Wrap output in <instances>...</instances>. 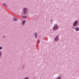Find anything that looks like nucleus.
Listing matches in <instances>:
<instances>
[{
    "mask_svg": "<svg viewBox=\"0 0 79 79\" xmlns=\"http://www.w3.org/2000/svg\"><path fill=\"white\" fill-rule=\"evenodd\" d=\"M53 29L54 31H56L58 29V25L57 24H55L54 25L53 28Z\"/></svg>",
    "mask_w": 79,
    "mask_h": 79,
    "instance_id": "nucleus-1",
    "label": "nucleus"
},
{
    "mask_svg": "<svg viewBox=\"0 0 79 79\" xmlns=\"http://www.w3.org/2000/svg\"><path fill=\"white\" fill-rule=\"evenodd\" d=\"M27 9L26 8H24L23 10V15H26V13H27Z\"/></svg>",
    "mask_w": 79,
    "mask_h": 79,
    "instance_id": "nucleus-2",
    "label": "nucleus"
},
{
    "mask_svg": "<svg viewBox=\"0 0 79 79\" xmlns=\"http://www.w3.org/2000/svg\"><path fill=\"white\" fill-rule=\"evenodd\" d=\"M54 40L55 42H57L59 40V37L58 36H56L54 38Z\"/></svg>",
    "mask_w": 79,
    "mask_h": 79,
    "instance_id": "nucleus-3",
    "label": "nucleus"
},
{
    "mask_svg": "<svg viewBox=\"0 0 79 79\" xmlns=\"http://www.w3.org/2000/svg\"><path fill=\"white\" fill-rule=\"evenodd\" d=\"M78 24V21L77 20L74 21V23L73 24V26H77V24Z\"/></svg>",
    "mask_w": 79,
    "mask_h": 79,
    "instance_id": "nucleus-4",
    "label": "nucleus"
},
{
    "mask_svg": "<svg viewBox=\"0 0 79 79\" xmlns=\"http://www.w3.org/2000/svg\"><path fill=\"white\" fill-rule=\"evenodd\" d=\"M34 36L35 38H36V39H37V32H36L35 33Z\"/></svg>",
    "mask_w": 79,
    "mask_h": 79,
    "instance_id": "nucleus-5",
    "label": "nucleus"
},
{
    "mask_svg": "<svg viewBox=\"0 0 79 79\" xmlns=\"http://www.w3.org/2000/svg\"><path fill=\"white\" fill-rule=\"evenodd\" d=\"M25 23H26V21H25V20H23L22 22V25H23V26H24V25L25 24Z\"/></svg>",
    "mask_w": 79,
    "mask_h": 79,
    "instance_id": "nucleus-6",
    "label": "nucleus"
},
{
    "mask_svg": "<svg viewBox=\"0 0 79 79\" xmlns=\"http://www.w3.org/2000/svg\"><path fill=\"white\" fill-rule=\"evenodd\" d=\"M75 29L76 31H79V27H76L75 28Z\"/></svg>",
    "mask_w": 79,
    "mask_h": 79,
    "instance_id": "nucleus-7",
    "label": "nucleus"
},
{
    "mask_svg": "<svg viewBox=\"0 0 79 79\" xmlns=\"http://www.w3.org/2000/svg\"><path fill=\"white\" fill-rule=\"evenodd\" d=\"M56 79H61V77L60 76L58 77Z\"/></svg>",
    "mask_w": 79,
    "mask_h": 79,
    "instance_id": "nucleus-8",
    "label": "nucleus"
},
{
    "mask_svg": "<svg viewBox=\"0 0 79 79\" xmlns=\"http://www.w3.org/2000/svg\"><path fill=\"white\" fill-rule=\"evenodd\" d=\"M13 19H14V21H16L17 20V19H16L15 18H13Z\"/></svg>",
    "mask_w": 79,
    "mask_h": 79,
    "instance_id": "nucleus-9",
    "label": "nucleus"
},
{
    "mask_svg": "<svg viewBox=\"0 0 79 79\" xmlns=\"http://www.w3.org/2000/svg\"><path fill=\"white\" fill-rule=\"evenodd\" d=\"M3 5L5 6V7H7V5H6V4H5V3H3Z\"/></svg>",
    "mask_w": 79,
    "mask_h": 79,
    "instance_id": "nucleus-10",
    "label": "nucleus"
},
{
    "mask_svg": "<svg viewBox=\"0 0 79 79\" xmlns=\"http://www.w3.org/2000/svg\"><path fill=\"white\" fill-rule=\"evenodd\" d=\"M22 68L23 69H24V68H25V66L24 65H23Z\"/></svg>",
    "mask_w": 79,
    "mask_h": 79,
    "instance_id": "nucleus-11",
    "label": "nucleus"
},
{
    "mask_svg": "<svg viewBox=\"0 0 79 79\" xmlns=\"http://www.w3.org/2000/svg\"><path fill=\"white\" fill-rule=\"evenodd\" d=\"M53 21V19H52L51 21V23H52V22Z\"/></svg>",
    "mask_w": 79,
    "mask_h": 79,
    "instance_id": "nucleus-12",
    "label": "nucleus"
},
{
    "mask_svg": "<svg viewBox=\"0 0 79 79\" xmlns=\"http://www.w3.org/2000/svg\"><path fill=\"white\" fill-rule=\"evenodd\" d=\"M23 18H27V16H23Z\"/></svg>",
    "mask_w": 79,
    "mask_h": 79,
    "instance_id": "nucleus-13",
    "label": "nucleus"
},
{
    "mask_svg": "<svg viewBox=\"0 0 79 79\" xmlns=\"http://www.w3.org/2000/svg\"><path fill=\"white\" fill-rule=\"evenodd\" d=\"M2 55V53L1 52H0V58L1 57V56Z\"/></svg>",
    "mask_w": 79,
    "mask_h": 79,
    "instance_id": "nucleus-14",
    "label": "nucleus"
},
{
    "mask_svg": "<svg viewBox=\"0 0 79 79\" xmlns=\"http://www.w3.org/2000/svg\"><path fill=\"white\" fill-rule=\"evenodd\" d=\"M2 50V47L1 46H0V50Z\"/></svg>",
    "mask_w": 79,
    "mask_h": 79,
    "instance_id": "nucleus-15",
    "label": "nucleus"
},
{
    "mask_svg": "<svg viewBox=\"0 0 79 79\" xmlns=\"http://www.w3.org/2000/svg\"><path fill=\"white\" fill-rule=\"evenodd\" d=\"M40 40H39L38 41V44H39V43H40Z\"/></svg>",
    "mask_w": 79,
    "mask_h": 79,
    "instance_id": "nucleus-16",
    "label": "nucleus"
},
{
    "mask_svg": "<svg viewBox=\"0 0 79 79\" xmlns=\"http://www.w3.org/2000/svg\"><path fill=\"white\" fill-rule=\"evenodd\" d=\"M3 37H4V38H6V36L5 35L3 36Z\"/></svg>",
    "mask_w": 79,
    "mask_h": 79,
    "instance_id": "nucleus-17",
    "label": "nucleus"
}]
</instances>
